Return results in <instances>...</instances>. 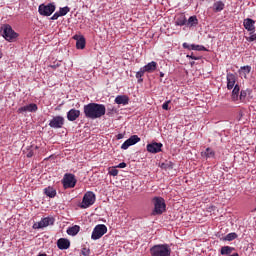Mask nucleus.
<instances>
[{
    "mask_svg": "<svg viewBox=\"0 0 256 256\" xmlns=\"http://www.w3.org/2000/svg\"><path fill=\"white\" fill-rule=\"evenodd\" d=\"M44 194L47 197H50V199H53L57 195V190H55L51 186H48V187L44 188Z\"/></svg>",
    "mask_w": 256,
    "mask_h": 256,
    "instance_id": "obj_24",
    "label": "nucleus"
},
{
    "mask_svg": "<svg viewBox=\"0 0 256 256\" xmlns=\"http://www.w3.org/2000/svg\"><path fill=\"white\" fill-rule=\"evenodd\" d=\"M49 67H51V69H57V67H61L60 63L54 64V65H50Z\"/></svg>",
    "mask_w": 256,
    "mask_h": 256,
    "instance_id": "obj_42",
    "label": "nucleus"
},
{
    "mask_svg": "<svg viewBox=\"0 0 256 256\" xmlns=\"http://www.w3.org/2000/svg\"><path fill=\"white\" fill-rule=\"evenodd\" d=\"M55 9H57L55 3L40 4L38 7V13L39 15H42V17H51V15L55 13Z\"/></svg>",
    "mask_w": 256,
    "mask_h": 256,
    "instance_id": "obj_4",
    "label": "nucleus"
},
{
    "mask_svg": "<svg viewBox=\"0 0 256 256\" xmlns=\"http://www.w3.org/2000/svg\"><path fill=\"white\" fill-rule=\"evenodd\" d=\"M69 11H71V8H69L68 6L60 8L59 11L54 13L50 19L52 21H57V19H59V17H65V15H67V13H69Z\"/></svg>",
    "mask_w": 256,
    "mask_h": 256,
    "instance_id": "obj_15",
    "label": "nucleus"
},
{
    "mask_svg": "<svg viewBox=\"0 0 256 256\" xmlns=\"http://www.w3.org/2000/svg\"><path fill=\"white\" fill-rule=\"evenodd\" d=\"M1 31L2 37H4V39L6 41H9L10 43L15 41V39L19 37V34H17V32H15V30H13V28L9 24H4L1 27Z\"/></svg>",
    "mask_w": 256,
    "mask_h": 256,
    "instance_id": "obj_3",
    "label": "nucleus"
},
{
    "mask_svg": "<svg viewBox=\"0 0 256 256\" xmlns=\"http://www.w3.org/2000/svg\"><path fill=\"white\" fill-rule=\"evenodd\" d=\"M162 148L163 144L161 142H152L146 146L148 153H161Z\"/></svg>",
    "mask_w": 256,
    "mask_h": 256,
    "instance_id": "obj_13",
    "label": "nucleus"
},
{
    "mask_svg": "<svg viewBox=\"0 0 256 256\" xmlns=\"http://www.w3.org/2000/svg\"><path fill=\"white\" fill-rule=\"evenodd\" d=\"M233 251H235V248L234 247H231V246H223L221 247L220 249V255H231V253H233Z\"/></svg>",
    "mask_w": 256,
    "mask_h": 256,
    "instance_id": "obj_27",
    "label": "nucleus"
},
{
    "mask_svg": "<svg viewBox=\"0 0 256 256\" xmlns=\"http://www.w3.org/2000/svg\"><path fill=\"white\" fill-rule=\"evenodd\" d=\"M63 125H65V118L63 116H54L49 122V127L52 129H61Z\"/></svg>",
    "mask_w": 256,
    "mask_h": 256,
    "instance_id": "obj_9",
    "label": "nucleus"
},
{
    "mask_svg": "<svg viewBox=\"0 0 256 256\" xmlns=\"http://www.w3.org/2000/svg\"><path fill=\"white\" fill-rule=\"evenodd\" d=\"M81 255L89 256V255H91V250H89V248H83L81 251Z\"/></svg>",
    "mask_w": 256,
    "mask_h": 256,
    "instance_id": "obj_39",
    "label": "nucleus"
},
{
    "mask_svg": "<svg viewBox=\"0 0 256 256\" xmlns=\"http://www.w3.org/2000/svg\"><path fill=\"white\" fill-rule=\"evenodd\" d=\"M62 185L64 189H73L77 185V179L74 174L66 173L62 179Z\"/></svg>",
    "mask_w": 256,
    "mask_h": 256,
    "instance_id": "obj_6",
    "label": "nucleus"
},
{
    "mask_svg": "<svg viewBox=\"0 0 256 256\" xmlns=\"http://www.w3.org/2000/svg\"><path fill=\"white\" fill-rule=\"evenodd\" d=\"M144 68H140V70L136 73V79H138V83H143V75H145Z\"/></svg>",
    "mask_w": 256,
    "mask_h": 256,
    "instance_id": "obj_34",
    "label": "nucleus"
},
{
    "mask_svg": "<svg viewBox=\"0 0 256 256\" xmlns=\"http://www.w3.org/2000/svg\"><path fill=\"white\" fill-rule=\"evenodd\" d=\"M139 141H141V138L138 135H132L131 137H129L122 145H121V149H123L124 151L127 150L128 148H130L133 145H137V143H139Z\"/></svg>",
    "mask_w": 256,
    "mask_h": 256,
    "instance_id": "obj_12",
    "label": "nucleus"
},
{
    "mask_svg": "<svg viewBox=\"0 0 256 256\" xmlns=\"http://www.w3.org/2000/svg\"><path fill=\"white\" fill-rule=\"evenodd\" d=\"M171 103V100H168L166 102H164L162 104V109H164V111H169L171 108L169 107V104Z\"/></svg>",
    "mask_w": 256,
    "mask_h": 256,
    "instance_id": "obj_37",
    "label": "nucleus"
},
{
    "mask_svg": "<svg viewBox=\"0 0 256 256\" xmlns=\"http://www.w3.org/2000/svg\"><path fill=\"white\" fill-rule=\"evenodd\" d=\"M187 25L190 27H195V25H199V20L197 19V16H191L188 19Z\"/></svg>",
    "mask_w": 256,
    "mask_h": 256,
    "instance_id": "obj_33",
    "label": "nucleus"
},
{
    "mask_svg": "<svg viewBox=\"0 0 256 256\" xmlns=\"http://www.w3.org/2000/svg\"><path fill=\"white\" fill-rule=\"evenodd\" d=\"M57 247L61 251H65L69 249V247H71V241H69V239L66 238H60L57 240Z\"/></svg>",
    "mask_w": 256,
    "mask_h": 256,
    "instance_id": "obj_17",
    "label": "nucleus"
},
{
    "mask_svg": "<svg viewBox=\"0 0 256 256\" xmlns=\"http://www.w3.org/2000/svg\"><path fill=\"white\" fill-rule=\"evenodd\" d=\"M239 75H243L244 79H247V75H249V73H251V66L247 65V66H242L239 70H238Z\"/></svg>",
    "mask_w": 256,
    "mask_h": 256,
    "instance_id": "obj_26",
    "label": "nucleus"
},
{
    "mask_svg": "<svg viewBox=\"0 0 256 256\" xmlns=\"http://www.w3.org/2000/svg\"><path fill=\"white\" fill-rule=\"evenodd\" d=\"M105 233H107V226H105V224H98L92 231L91 239L97 241V239H101Z\"/></svg>",
    "mask_w": 256,
    "mask_h": 256,
    "instance_id": "obj_7",
    "label": "nucleus"
},
{
    "mask_svg": "<svg viewBox=\"0 0 256 256\" xmlns=\"http://www.w3.org/2000/svg\"><path fill=\"white\" fill-rule=\"evenodd\" d=\"M123 137H124L123 134H118V135L116 136V139L120 140V139H123Z\"/></svg>",
    "mask_w": 256,
    "mask_h": 256,
    "instance_id": "obj_43",
    "label": "nucleus"
},
{
    "mask_svg": "<svg viewBox=\"0 0 256 256\" xmlns=\"http://www.w3.org/2000/svg\"><path fill=\"white\" fill-rule=\"evenodd\" d=\"M37 256H47V254H45V253H40V254H38Z\"/></svg>",
    "mask_w": 256,
    "mask_h": 256,
    "instance_id": "obj_44",
    "label": "nucleus"
},
{
    "mask_svg": "<svg viewBox=\"0 0 256 256\" xmlns=\"http://www.w3.org/2000/svg\"><path fill=\"white\" fill-rule=\"evenodd\" d=\"M55 223V218L46 217L43 218L40 222L34 223L33 229H44V227H49V225H53Z\"/></svg>",
    "mask_w": 256,
    "mask_h": 256,
    "instance_id": "obj_10",
    "label": "nucleus"
},
{
    "mask_svg": "<svg viewBox=\"0 0 256 256\" xmlns=\"http://www.w3.org/2000/svg\"><path fill=\"white\" fill-rule=\"evenodd\" d=\"M38 149H39V146L31 145L30 148H28V152L26 154L28 159H31V157H33L37 153Z\"/></svg>",
    "mask_w": 256,
    "mask_h": 256,
    "instance_id": "obj_32",
    "label": "nucleus"
},
{
    "mask_svg": "<svg viewBox=\"0 0 256 256\" xmlns=\"http://www.w3.org/2000/svg\"><path fill=\"white\" fill-rule=\"evenodd\" d=\"M151 256H171V247L168 244H157L150 248Z\"/></svg>",
    "mask_w": 256,
    "mask_h": 256,
    "instance_id": "obj_2",
    "label": "nucleus"
},
{
    "mask_svg": "<svg viewBox=\"0 0 256 256\" xmlns=\"http://www.w3.org/2000/svg\"><path fill=\"white\" fill-rule=\"evenodd\" d=\"M232 89H233L232 95H231L232 101H239V91H241L239 84H236Z\"/></svg>",
    "mask_w": 256,
    "mask_h": 256,
    "instance_id": "obj_25",
    "label": "nucleus"
},
{
    "mask_svg": "<svg viewBox=\"0 0 256 256\" xmlns=\"http://www.w3.org/2000/svg\"><path fill=\"white\" fill-rule=\"evenodd\" d=\"M202 157H206V159H214L215 151L212 148H206V150L202 152Z\"/></svg>",
    "mask_w": 256,
    "mask_h": 256,
    "instance_id": "obj_29",
    "label": "nucleus"
},
{
    "mask_svg": "<svg viewBox=\"0 0 256 256\" xmlns=\"http://www.w3.org/2000/svg\"><path fill=\"white\" fill-rule=\"evenodd\" d=\"M109 175H111L112 177H117V175H119V170H117V166L109 168Z\"/></svg>",
    "mask_w": 256,
    "mask_h": 256,
    "instance_id": "obj_36",
    "label": "nucleus"
},
{
    "mask_svg": "<svg viewBox=\"0 0 256 256\" xmlns=\"http://www.w3.org/2000/svg\"><path fill=\"white\" fill-rule=\"evenodd\" d=\"M244 27L247 31H255V20L251 18L244 19Z\"/></svg>",
    "mask_w": 256,
    "mask_h": 256,
    "instance_id": "obj_21",
    "label": "nucleus"
},
{
    "mask_svg": "<svg viewBox=\"0 0 256 256\" xmlns=\"http://www.w3.org/2000/svg\"><path fill=\"white\" fill-rule=\"evenodd\" d=\"M105 113H107V108L103 104L89 103L84 105L86 119H101Z\"/></svg>",
    "mask_w": 256,
    "mask_h": 256,
    "instance_id": "obj_1",
    "label": "nucleus"
},
{
    "mask_svg": "<svg viewBox=\"0 0 256 256\" xmlns=\"http://www.w3.org/2000/svg\"><path fill=\"white\" fill-rule=\"evenodd\" d=\"M191 65H195V62H191Z\"/></svg>",
    "mask_w": 256,
    "mask_h": 256,
    "instance_id": "obj_46",
    "label": "nucleus"
},
{
    "mask_svg": "<svg viewBox=\"0 0 256 256\" xmlns=\"http://www.w3.org/2000/svg\"><path fill=\"white\" fill-rule=\"evenodd\" d=\"M79 231H81V227H79V225H74L67 229V233L69 235H71L72 237H75V235H77V233H79Z\"/></svg>",
    "mask_w": 256,
    "mask_h": 256,
    "instance_id": "obj_31",
    "label": "nucleus"
},
{
    "mask_svg": "<svg viewBox=\"0 0 256 256\" xmlns=\"http://www.w3.org/2000/svg\"><path fill=\"white\" fill-rule=\"evenodd\" d=\"M76 41V49H85L86 41L84 36L74 35Z\"/></svg>",
    "mask_w": 256,
    "mask_h": 256,
    "instance_id": "obj_19",
    "label": "nucleus"
},
{
    "mask_svg": "<svg viewBox=\"0 0 256 256\" xmlns=\"http://www.w3.org/2000/svg\"><path fill=\"white\" fill-rule=\"evenodd\" d=\"M253 93V90L247 88L246 90H241L240 95L238 96L239 101L241 103H244L245 99H247V95H251Z\"/></svg>",
    "mask_w": 256,
    "mask_h": 256,
    "instance_id": "obj_23",
    "label": "nucleus"
},
{
    "mask_svg": "<svg viewBox=\"0 0 256 256\" xmlns=\"http://www.w3.org/2000/svg\"><path fill=\"white\" fill-rule=\"evenodd\" d=\"M115 103L117 105H129V97L126 95H118L115 98Z\"/></svg>",
    "mask_w": 256,
    "mask_h": 256,
    "instance_id": "obj_22",
    "label": "nucleus"
},
{
    "mask_svg": "<svg viewBox=\"0 0 256 256\" xmlns=\"http://www.w3.org/2000/svg\"><path fill=\"white\" fill-rule=\"evenodd\" d=\"M234 239H237V233L232 232L226 235L225 241H234Z\"/></svg>",
    "mask_w": 256,
    "mask_h": 256,
    "instance_id": "obj_35",
    "label": "nucleus"
},
{
    "mask_svg": "<svg viewBox=\"0 0 256 256\" xmlns=\"http://www.w3.org/2000/svg\"><path fill=\"white\" fill-rule=\"evenodd\" d=\"M186 57L188 59H193L194 61H199V59H201V56H195L193 52L191 54H188Z\"/></svg>",
    "mask_w": 256,
    "mask_h": 256,
    "instance_id": "obj_38",
    "label": "nucleus"
},
{
    "mask_svg": "<svg viewBox=\"0 0 256 256\" xmlns=\"http://www.w3.org/2000/svg\"><path fill=\"white\" fill-rule=\"evenodd\" d=\"M227 89L231 91L237 85V74L227 73L226 75Z\"/></svg>",
    "mask_w": 256,
    "mask_h": 256,
    "instance_id": "obj_14",
    "label": "nucleus"
},
{
    "mask_svg": "<svg viewBox=\"0 0 256 256\" xmlns=\"http://www.w3.org/2000/svg\"><path fill=\"white\" fill-rule=\"evenodd\" d=\"M80 116H81V111L75 108H72L67 112L68 121H77V119H79Z\"/></svg>",
    "mask_w": 256,
    "mask_h": 256,
    "instance_id": "obj_18",
    "label": "nucleus"
},
{
    "mask_svg": "<svg viewBox=\"0 0 256 256\" xmlns=\"http://www.w3.org/2000/svg\"><path fill=\"white\" fill-rule=\"evenodd\" d=\"M160 77H165V74L163 72H160Z\"/></svg>",
    "mask_w": 256,
    "mask_h": 256,
    "instance_id": "obj_45",
    "label": "nucleus"
},
{
    "mask_svg": "<svg viewBox=\"0 0 256 256\" xmlns=\"http://www.w3.org/2000/svg\"><path fill=\"white\" fill-rule=\"evenodd\" d=\"M182 47L184 49H188L189 51H207V48H205V46H201V45H197V44L189 45V43H187V42H184L182 44Z\"/></svg>",
    "mask_w": 256,
    "mask_h": 256,
    "instance_id": "obj_16",
    "label": "nucleus"
},
{
    "mask_svg": "<svg viewBox=\"0 0 256 256\" xmlns=\"http://www.w3.org/2000/svg\"><path fill=\"white\" fill-rule=\"evenodd\" d=\"M186 24H187V18H185V15L181 14L176 18L175 25H177L178 27H183V25H186Z\"/></svg>",
    "mask_w": 256,
    "mask_h": 256,
    "instance_id": "obj_30",
    "label": "nucleus"
},
{
    "mask_svg": "<svg viewBox=\"0 0 256 256\" xmlns=\"http://www.w3.org/2000/svg\"><path fill=\"white\" fill-rule=\"evenodd\" d=\"M157 67H158V64L157 62L155 61H152L148 64H146L144 67H142L144 69V71L146 73H155V71H157Z\"/></svg>",
    "mask_w": 256,
    "mask_h": 256,
    "instance_id": "obj_20",
    "label": "nucleus"
},
{
    "mask_svg": "<svg viewBox=\"0 0 256 256\" xmlns=\"http://www.w3.org/2000/svg\"><path fill=\"white\" fill-rule=\"evenodd\" d=\"M224 9L225 3H223L222 1H217L213 5V11H215V13H220V11H223Z\"/></svg>",
    "mask_w": 256,
    "mask_h": 256,
    "instance_id": "obj_28",
    "label": "nucleus"
},
{
    "mask_svg": "<svg viewBox=\"0 0 256 256\" xmlns=\"http://www.w3.org/2000/svg\"><path fill=\"white\" fill-rule=\"evenodd\" d=\"M117 169H125V167H127V163L125 162H121L119 165L116 166Z\"/></svg>",
    "mask_w": 256,
    "mask_h": 256,
    "instance_id": "obj_41",
    "label": "nucleus"
},
{
    "mask_svg": "<svg viewBox=\"0 0 256 256\" xmlns=\"http://www.w3.org/2000/svg\"><path fill=\"white\" fill-rule=\"evenodd\" d=\"M95 203V193L93 192H87L83 199H82V209H87L88 207H91Z\"/></svg>",
    "mask_w": 256,
    "mask_h": 256,
    "instance_id": "obj_8",
    "label": "nucleus"
},
{
    "mask_svg": "<svg viewBox=\"0 0 256 256\" xmlns=\"http://www.w3.org/2000/svg\"><path fill=\"white\" fill-rule=\"evenodd\" d=\"M250 43L256 41V34L250 33V36L246 38Z\"/></svg>",
    "mask_w": 256,
    "mask_h": 256,
    "instance_id": "obj_40",
    "label": "nucleus"
},
{
    "mask_svg": "<svg viewBox=\"0 0 256 256\" xmlns=\"http://www.w3.org/2000/svg\"><path fill=\"white\" fill-rule=\"evenodd\" d=\"M39 110V107L35 103H30L28 105L22 106L18 108L17 113H20L23 115V113H37Z\"/></svg>",
    "mask_w": 256,
    "mask_h": 256,
    "instance_id": "obj_11",
    "label": "nucleus"
},
{
    "mask_svg": "<svg viewBox=\"0 0 256 256\" xmlns=\"http://www.w3.org/2000/svg\"><path fill=\"white\" fill-rule=\"evenodd\" d=\"M153 203H154V211L152 215H163V212L167 207V205L165 204V199L161 197H155L153 199Z\"/></svg>",
    "mask_w": 256,
    "mask_h": 256,
    "instance_id": "obj_5",
    "label": "nucleus"
}]
</instances>
